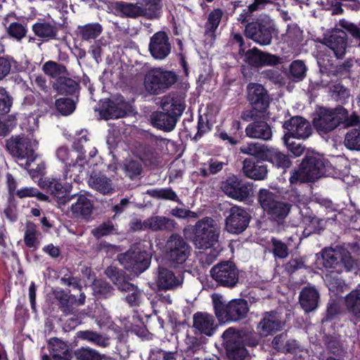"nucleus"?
Returning <instances> with one entry per match:
<instances>
[{"label": "nucleus", "instance_id": "obj_1", "mask_svg": "<svg viewBox=\"0 0 360 360\" xmlns=\"http://www.w3.org/2000/svg\"><path fill=\"white\" fill-rule=\"evenodd\" d=\"M219 233L220 228L215 221L210 217H205L195 223L192 242L195 248L207 250L216 244Z\"/></svg>", "mask_w": 360, "mask_h": 360}, {"label": "nucleus", "instance_id": "obj_2", "mask_svg": "<svg viewBox=\"0 0 360 360\" xmlns=\"http://www.w3.org/2000/svg\"><path fill=\"white\" fill-rule=\"evenodd\" d=\"M216 316L219 321H238L245 318L248 311V302L242 299L224 302L220 299H214Z\"/></svg>", "mask_w": 360, "mask_h": 360}, {"label": "nucleus", "instance_id": "obj_3", "mask_svg": "<svg viewBox=\"0 0 360 360\" xmlns=\"http://www.w3.org/2000/svg\"><path fill=\"white\" fill-rule=\"evenodd\" d=\"M121 265L131 274L139 275L146 270L150 263L146 251L139 245H133L124 253L117 256Z\"/></svg>", "mask_w": 360, "mask_h": 360}, {"label": "nucleus", "instance_id": "obj_4", "mask_svg": "<svg viewBox=\"0 0 360 360\" xmlns=\"http://www.w3.org/2000/svg\"><path fill=\"white\" fill-rule=\"evenodd\" d=\"M6 147L12 156L20 160L26 159V167H29L37 157L35 153L38 147L37 141L23 135L8 139Z\"/></svg>", "mask_w": 360, "mask_h": 360}, {"label": "nucleus", "instance_id": "obj_5", "mask_svg": "<svg viewBox=\"0 0 360 360\" xmlns=\"http://www.w3.org/2000/svg\"><path fill=\"white\" fill-rule=\"evenodd\" d=\"M162 251L171 266L176 267L187 260L191 247L181 235L172 233L166 240Z\"/></svg>", "mask_w": 360, "mask_h": 360}, {"label": "nucleus", "instance_id": "obj_6", "mask_svg": "<svg viewBox=\"0 0 360 360\" xmlns=\"http://www.w3.org/2000/svg\"><path fill=\"white\" fill-rule=\"evenodd\" d=\"M174 72L155 68L149 70L144 77V88L150 94L158 95L168 89L176 82Z\"/></svg>", "mask_w": 360, "mask_h": 360}, {"label": "nucleus", "instance_id": "obj_7", "mask_svg": "<svg viewBox=\"0 0 360 360\" xmlns=\"http://www.w3.org/2000/svg\"><path fill=\"white\" fill-rule=\"evenodd\" d=\"M326 163L323 159L315 156L307 157L301 163L300 169L291 176L290 181L295 183L312 181L323 176L326 172Z\"/></svg>", "mask_w": 360, "mask_h": 360}, {"label": "nucleus", "instance_id": "obj_8", "mask_svg": "<svg viewBox=\"0 0 360 360\" xmlns=\"http://www.w3.org/2000/svg\"><path fill=\"white\" fill-rule=\"evenodd\" d=\"M346 109L339 107L335 109L320 108L314 119V125L320 134H326L336 129L345 117Z\"/></svg>", "mask_w": 360, "mask_h": 360}, {"label": "nucleus", "instance_id": "obj_9", "mask_svg": "<svg viewBox=\"0 0 360 360\" xmlns=\"http://www.w3.org/2000/svg\"><path fill=\"white\" fill-rule=\"evenodd\" d=\"M258 200L262 209L274 219H285L291 210V205L281 201L274 193L267 189H261Z\"/></svg>", "mask_w": 360, "mask_h": 360}, {"label": "nucleus", "instance_id": "obj_10", "mask_svg": "<svg viewBox=\"0 0 360 360\" xmlns=\"http://www.w3.org/2000/svg\"><path fill=\"white\" fill-rule=\"evenodd\" d=\"M223 343L230 360H243L248 355L245 347L244 335L233 328H229L222 334Z\"/></svg>", "mask_w": 360, "mask_h": 360}, {"label": "nucleus", "instance_id": "obj_11", "mask_svg": "<svg viewBox=\"0 0 360 360\" xmlns=\"http://www.w3.org/2000/svg\"><path fill=\"white\" fill-rule=\"evenodd\" d=\"M212 278L224 287L233 288L238 282L239 270L231 261H224L215 264L210 270Z\"/></svg>", "mask_w": 360, "mask_h": 360}, {"label": "nucleus", "instance_id": "obj_12", "mask_svg": "<svg viewBox=\"0 0 360 360\" xmlns=\"http://www.w3.org/2000/svg\"><path fill=\"white\" fill-rule=\"evenodd\" d=\"M322 259L323 265L326 268H334L342 264L346 271H349L353 269L355 266V262L352 259L349 252L340 248L325 249L322 252Z\"/></svg>", "mask_w": 360, "mask_h": 360}, {"label": "nucleus", "instance_id": "obj_13", "mask_svg": "<svg viewBox=\"0 0 360 360\" xmlns=\"http://www.w3.org/2000/svg\"><path fill=\"white\" fill-rule=\"evenodd\" d=\"M249 221V214L244 209L233 206L226 218L225 228L229 233H240L248 227Z\"/></svg>", "mask_w": 360, "mask_h": 360}, {"label": "nucleus", "instance_id": "obj_14", "mask_svg": "<svg viewBox=\"0 0 360 360\" xmlns=\"http://www.w3.org/2000/svg\"><path fill=\"white\" fill-rule=\"evenodd\" d=\"M323 44H325L338 58H342L348 47L347 34L340 29H335L326 34Z\"/></svg>", "mask_w": 360, "mask_h": 360}, {"label": "nucleus", "instance_id": "obj_15", "mask_svg": "<svg viewBox=\"0 0 360 360\" xmlns=\"http://www.w3.org/2000/svg\"><path fill=\"white\" fill-rule=\"evenodd\" d=\"M245 34L260 45H269L271 42V29L259 20L253 21L246 25Z\"/></svg>", "mask_w": 360, "mask_h": 360}, {"label": "nucleus", "instance_id": "obj_16", "mask_svg": "<svg viewBox=\"0 0 360 360\" xmlns=\"http://www.w3.org/2000/svg\"><path fill=\"white\" fill-rule=\"evenodd\" d=\"M283 127L288 130L285 134L288 138L307 139L311 134V127L308 121L300 116H295L285 121Z\"/></svg>", "mask_w": 360, "mask_h": 360}, {"label": "nucleus", "instance_id": "obj_17", "mask_svg": "<svg viewBox=\"0 0 360 360\" xmlns=\"http://www.w3.org/2000/svg\"><path fill=\"white\" fill-rule=\"evenodd\" d=\"M149 51L151 56L158 60L165 59L171 51L169 37L165 32H158L150 38Z\"/></svg>", "mask_w": 360, "mask_h": 360}, {"label": "nucleus", "instance_id": "obj_18", "mask_svg": "<svg viewBox=\"0 0 360 360\" xmlns=\"http://www.w3.org/2000/svg\"><path fill=\"white\" fill-rule=\"evenodd\" d=\"M221 189L229 197L239 200L247 198L250 194L248 187L236 176H229L222 181Z\"/></svg>", "mask_w": 360, "mask_h": 360}, {"label": "nucleus", "instance_id": "obj_19", "mask_svg": "<svg viewBox=\"0 0 360 360\" xmlns=\"http://www.w3.org/2000/svg\"><path fill=\"white\" fill-rule=\"evenodd\" d=\"M248 98L252 106L259 112H264L269 105V97L261 84L250 83L247 87Z\"/></svg>", "mask_w": 360, "mask_h": 360}, {"label": "nucleus", "instance_id": "obj_20", "mask_svg": "<svg viewBox=\"0 0 360 360\" xmlns=\"http://www.w3.org/2000/svg\"><path fill=\"white\" fill-rule=\"evenodd\" d=\"M284 321L275 311L266 312L259 322L257 329L260 335L266 337L282 329Z\"/></svg>", "mask_w": 360, "mask_h": 360}, {"label": "nucleus", "instance_id": "obj_21", "mask_svg": "<svg viewBox=\"0 0 360 360\" xmlns=\"http://www.w3.org/2000/svg\"><path fill=\"white\" fill-rule=\"evenodd\" d=\"M245 60L251 65L259 67L263 65H275L281 62L276 56L260 51L256 48L245 53Z\"/></svg>", "mask_w": 360, "mask_h": 360}, {"label": "nucleus", "instance_id": "obj_22", "mask_svg": "<svg viewBox=\"0 0 360 360\" xmlns=\"http://www.w3.org/2000/svg\"><path fill=\"white\" fill-rule=\"evenodd\" d=\"M182 283L181 275L175 276L172 271L165 267L158 269L156 283L159 289L172 290L181 286Z\"/></svg>", "mask_w": 360, "mask_h": 360}, {"label": "nucleus", "instance_id": "obj_23", "mask_svg": "<svg viewBox=\"0 0 360 360\" xmlns=\"http://www.w3.org/2000/svg\"><path fill=\"white\" fill-rule=\"evenodd\" d=\"M76 201L72 204L70 210L75 218L86 219L93 211L91 200L82 194H73Z\"/></svg>", "mask_w": 360, "mask_h": 360}, {"label": "nucleus", "instance_id": "obj_24", "mask_svg": "<svg viewBox=\"0 0 360 360\" xmlns=\"http://www.w3.org/2000/svg\"><path fill=\"white\" fill-rule=\"evenodd\" d=\"M193 327L200 334L211 336L216 329L215 320L210 314L197 312L193 315Z\"/></svg>", "mask_w": 360, "mask_h": 360}, {"label": "nucleus", "instance_id": "obj_25", "mask_svg": "<svg viewBox=\"0 0 360 360\" xmlns=\"http://www.w3.org/2000/svg\"><path fill=\"white\" fill-rule=\"evenodd\" d=\"M160 106L163 111L176 117L182 115L186 107L184 99L176 94H169L162 97Z\"/></svg>", "mask_w": 360, "mask_h": 360}, {"label": "nucleus", "instance_id": "obj_26", "mask_svg": "<svg viewBox=\"0 0 360 360\" xmlns=\"http://www.w3.org/2000/svg\"><path fill=\"white\" fill-rule=\"evenodd\" d=\"M48 189L59 205H65L73 199L74 195L70 194L72 186L68 184L63 185L53 179L49 182Z\"/></svg>", "mask_w": 360, "mask_h": 360}, {"label": "nucleus", "instance_id": "obj_27", "mask_svg": "<svg viewBox=\"0 0 360 360\" xmlns=\"http://www.w3.org/2000/svg\"><path fill=\"white\" fill-rule=\"evenodd\" d=\"M129 105L124 102L122 98H117L115 100L107 101V106L103 110V116L105 119H117L124 117Z\"/></svg>", "mask_w": 360, "mask_h": 360}, {"label": "nucleus", "instance_id": "obj_28", "mask_svg": "<svg viewBox=\"0 0 360 360\" xmlns=\"http://www.w3.org/2000/svg\"><path fill=\"white\" fill-rule=\"evenodd\" d=\"M144 229L153 231H172L176 229V222L163 216H152L143 221Z\"/></svg>", "mask_w": 360, "mask_h": 360}, {"label": "nucleus", "instance_id": "obj_29", "mask_svg": "<svg viewBox=\"0 0 360 360\" xmlns=\"http://www.w3.org/2000/svg\"><path fill=\"white\" fill-rule=\"evenodd\" d=\"M246 135L255 139L269 140L272 136L270 126L264 121L253 122L249 124L245 129Z\"/></svg>", "mask_w": 360, "mask_h": 360}, {"label": "nucleus", "instance_id": "obj_30", "mask_svg": "<svg viewBox=\"0 0 360 360\" xmlns=\"http://www.w3.org/2000/svg\"><path fill=\"white\" fill-rule=\"evenodd\" d=\"M319 294L311 287L304 288L300 295V303L306 312L314 310L318 307Z\"/></svg>", "mask_w": 360, "mask_h": 360}, {"label": "nucleus", "instance_id": "obj_31", "mask_svg": "<svg viewBox=\"0 0 360 360\" xmlns=\"http://www.w3.org/2000/svg\"><path fill=\"white\" fill-rule=\"evenodd\" d=\"M153 124L158 129L170 131L176 126L177 117L167 112H156L151 116Z\"/></svg>", "mask_w": 360, "mask_h": 360}, {"label": "nucleus", "instance_id": "obj_32", "mask_svg": "<svg viewBox=\"0 0 360 360\" xmlns=\"http://www.w3.org/2000/svg\"><path fill=\"white\" fill-rule=\"evenodd\" d=\"M88 184L91 188L103 194L110 193L114 190L111 180L102 174L91 175Z\"/></svg>", "mask_w": 360, "mask_h": 360}, {"label": "nucleus", "instance_id": "obj_33", "mask_svg": "<svg viewBox=\"0 0 360 360\" xmlns=\"http://www.w3.org/2000/svg\"><path fill=\"white\" fill-rule=\"evenodd\" d=\"M243 171L246 176L255 180L264 179L267 174L266 166L255 165L248 159L243 161Z\"/></svg>", "mask_w": 360, "mask_h": 360}, {"label": "nucleus", "instance_id": "obj_34", "mask_svg": "<svg viewBox=\"0 0 360 360\" xmlns=\"http://www.w3.org/2000/svg\"><path fill=\"white\" fill-rule=\"evenodd\" d=\"M49 348L54 360H70L71 354L68 346L64 342L55 338L49 341Z\"/></svg>", "mask_w": 360, "mask_h": 360}, {"label": "nucleus", "instance_id": "obj_35", "mask_svg": "<svg viewBox=\"0 0 360 360\" xmlns=\"http://www.w3.org/2000/svg\"><path fill=\"white\" fill-rule=\"evenodd\" d=\"M162 0H141L139 4L142 16L148 19L157 18L162 8Z\"/></svg>", "mask_w": 360, "mask_h": 360}, {"label": "nucleus", "instance_id": "obj_36", "mask_svg": "<svg viewBox=\"0 0 360 360\" xmlns=\"http://www.w3.org/2000/svg\"><path fill=\"white\" fill-rule=\"evenodd\" d=\"M103 32V27L98 22L88 23L84 25L78 26L77 32L79 37L85 41L95 39L99 37Z\"/></svg>", "mask_w": 360, "mask_h": 360}, {"label": "nucleus", "instance_id": "obj_37", "mask_svg": "<svg viewBox=\"0 0 360 360\" xmlns=\"http://www.w3.org/2000/svg\"><path fill=\"white\" fill-rule=\"evenodd\" d=\"M345 304L347 310L352 316L360 318V289L354 290L347 295Z\"/></svg>", "mask_w": 360, "mask_h": 360}, {"label": "nucleus", "instance_id": "obj_38", "mask_svg": "<svg viewBox=\"0 0 360 360\" xmlns=\"http://www.w3.org/2000/svg\"><path fill=\"white\" fill-rule=\"evenodd\" d=\"M271 344L274 349L281 352H294L298 346L295 340L288 339L283 333L276 336Z\"/></svg>", "mask_w": 360, "mask_h": 360}, {"label": "nucleus", "instance_id": "obj_39", "mask_svg": "<svg viewBox=\"0 0 360 360\" xmlns=\"http://www.w3.org/2000/svg\"><path fill=\"white\" fill-rule=\"evenodd\" d=\"M264 158L268 159L278 167L283 169L289 167L291 164L289 158L276 148H267Z\"/></svg>", "mask_w": 360, "mask_h": 360}, {"label": "nucleus", "instance_id": "obj_40", "mask_svg": "<svg viewBox=\"0 0 360 360\" xmlns=\"http://www.w3.org/2000/svg\"><path fill=\"white\" fill-rule=\"evenodd\" d=\"M115 8L122 16L133 18L142 16L141 8L139 3L117 2Z\"/></svg>", "mask_w": 360, "mask_h": 360}, {"label": "nucleus", "instance_id": "obj_41", "mask_svg": "<svg viewBox=\"0 0 360 360\" xmlns=\"http://www.w3.org/2000/svg\"><path fill=\"white\" fill-rule=\"evenodd\" d=\"M34 33L41 38H55L57 34V28L49 22H37L32 25Z\"/></svg>", "mask_w": 360, "mask_h": 360}, {"label": "nucleus", "instance_id": "obj_42", "mask_svg": "<svg viewBox=\"0 0 360 360\" xmlns=\"http://www.w3.org/2000/svg\"><path fill=\"white\" fill-rule=\"evenodd\" d=\"M121 290L128 292L125 299L131 306H138L140 304L143 294L136 286H134L130 283H127L122 285Z\"/></svg>", "mask_w": 360, "mask_h": 360}, {"label": "nucleus", "instance_id": "obj_43", "mask_svg": "<svg viewBox=\"0 0 360 360\" xmlns=\"http://www.w3.org/2000/svg\"><path fill=\"white\" fill-rule=\"evenodd\" d=\"M267 147L258 143H249L240 148V153L264 159Z\"/></svg>", "mask_w": 360, "mask_h": 360}, {"label": "nucleus", "instance_id": "obj_44", "mask_svg": "<svg viewBox=\"0 0 360 360\" xmlns=\"http://www.w3.org/2000/svg\"><path fill=\"white\" fill-rule=\"evenodd\" d=\"M53 295L60 302L61 310L66 314H70L72 311V305L76 301L75 297L69 295L63 290H55Z\"/></svg>", "mask_w": 360, "mask_h": 360}, {"label": "nucleus", "instance_id": "obj_45", "mask_svg": "<svg viewBox=\"0 0 360 360\" xmlns=\"http://www.w3.org/2000/svg\"><path fill=\"white\" fill-rule=\"evenodd\" d=\"M344 144L349 150L360 151V127L352 129L346 134Z\"/></svg>", "mask_w": 360, "mask_h": 360}, {"label": "nucleus", "instance_id": "obj_46", "mask_svg": "<svg viewBox=\"0 0 360 360\" xmlns=\"http://www.w3.org/2000/svg\"><path fill=\"white\" fill-rule=\"evenodd\" d=\"M77 337L103 347H107L109 344L107 338L91 330L79 331L77 333Z\"/></svg>", "mask_w": 360, "mask_h": 360}, {"label": "nucleus", "instance_id": "obj_47", "mask_svg": "<svg viewBox=\"0 0 360 360\" xmlns=\"http://www.w3.org/2000/svg\"><path fill=\"white\" fill-rule=\"evenodd\" d=\"M43 71L51 77H58L67 75L66 68L56 62L49 60L45 63L42 67Z\"/></svg>", "mask_w": 360, "mask_h": 360}, {"label": "nucleus", "instance_id": "obj_48", "mask_svg": "<svg viewBox=\"0 0 360 360\" xmlns=\"http://www.w3.org/2000/svg\"><path fill=\"white\" fill-rule=\"evenodd\" d=\"M74 147L82 155L88 154L93 158L96 154V149L93 146L92 143L88 140L86 136H81L77 141L74 143Z\"/></svg>", "mask_w": 360, "mask_h": 360}, {"label": "nucleus", "instance_id": "obj_49", "mask_svg": "<svg viewBox=\"0 0 360 360\" xmlns=\"http://www.w3.org/2000/svg\"><path fill=\"white\" fill-rule=\"evenodd\" d=\"M105 275L117 285L119 290H122V285L128 282L125 281L122 271L115 266H109L105 271Z\"/></svg>", "mask_w": 360, "mask_h": 360}, {"label": "nucleus", "instance_id": "obj_50", "mask_svg": "<svg viewBox=\"0 0 360 360\" xmlns=\"http://www.w3.org/2000/svg\"><path fill=\"white\" fill-rule=\"evenodd\" d=\"M306 72L307 67L303 61L297 60L290 64V75L292 80H302L306 76Z\"/></svg>", "mask_w": 360, "mask_h": 360}, {"label": "nucleus", "instance_id": "obj_51", "mask_svg": "<svg viewBox=\"0 0 360 360\" xmlns=\"http://www.w3.org/2000/svg\"><path fill=\"white\" fill-rule=\"evenodd\" d=\"M60 93H72L77 86V83L70 78L63 75L58 78L57 82L53 85Z\"/></svg>", "mask_w": 360, "mask_h": 360}, {"label": "nucleus", "instance_id": "obj_52", "mask_svg": "<svg viewBox=\"0 0 360 360\" xmlns=\"http://www.w3.org/2000/svg\"><path fill=\"white\" fill-rule=\"evenodd\" d=\"M75 355L77 360H102V356L95 349L89 347L77 349Z\"/></svg>", "mask_w": 360, "mask_h": 360}, {"label": "nucleus", "instance_id": "obj_53", "mask_svg": "<svg viewBox=\"0 0 360 360\" xmlns=\"http://www.w3.org/2000/svg\"><path fill=\"white\" fill-rule=\"evenodd\" d=\"M56 108L63 115H68L73 112L75 104L73 101L68 98H61L56 101Z\"/></svg>", "mask_w": 360, "mask_h": 360}, {"label": "nucleus", "instance_id": "obj_54", "mask_svg": "<svg viewBox=\"0 0 360 360\" xmlns=\"http://www.w3.org/2000/svg\"><path fill=\"white\" fill-rule=\"evenodd\" d=\"M124 172L131 179L140 176L142 172V165L139 161L130 160L124 167Z\"/></svg>", "mask_w": 360, "mask_h": 360}, {"label": "nucleus", "instance_id": "obj_55", "mask_svg": "<svg viewBox=\"0 0 360 360\" xmlns=\"http://www.w3.org/2000/svg\"><path fill=\"white\" fill-rule=\"evenodd\" d=\"M272 252L275 257L284 259L288 255V248L286 244L280 240L273 238L271 239Z\"/></svg>", "mask_w": 360, "mask_h": 360}, {"label": "nucleus", "instance_id": "obj_56", "mask_svg": "<svg viewBox=\"0 0 360 360\" xmlns=\"http://www.w3.org/2000/svg\"><path fill=\"white\" fill-rule=\"evenodd\" d=\"M150 195L156 198L170 200L174 201H178V197L176 193L171 188H161L155 189L149 191Z\"/></svg>", "mask_w": 360, "mask_h": 360}, {"label": "nucleus", "instance_id": "obj_57", "mask_svg": "<svg viewBox=\"0 0 360 360\" xmlns=\"http://www.w3.org/2000/svg\"><path fill=\"white\" fill-rule=\"evenodd\" d=\"M8 34L18 41H20L26 35V28L20 23L12 22L7 28Z\"/></svg>", "mask_w": 360, "mask_h": 360}, {"label": "nucleus", "instance_id": "obj_58", "mask_svg": "<svg viewBox=\"0 0 360 360\" xmlns=\"http://www.w3.org/2000/svg\"><path fill=\"white\" fill-rule=\"evenodd\" d=\"M223 12L221 9L217 8L212 11L208 18V21L206 25L207 30L210 32H214L219 26L221 21Z\"/></svg>", "mask_w": 360, "mask_h": 360}, {"label": "nucleus", "instance_id": "obj_59", "mask_svg": "<svg viewBox=\"0 0 360 360\" xmlns=\"http://www.w3.org/2000/svg\"><path fill=\"white\" fill-rule=\"evenodd\" d=\"M88 165L84 158H77L75 163L69 165L68 171L76 176L86 173Z\"/></svg>", "mask_w": 360, "mask_h": 360}, {"label": "nucleus", "instance_id": "obj_60", "mask_svg": "<svg viewBox=\"0 0 360 360\" xmlns=\"http://www.w3.org/2000/svg\"><path fill=\"white\" fill-rule=\"evenodd\" d=\"M115 230L110 222H104L91 231V233L96 238H101L111 234Z\"/></svg>", "mask_w": 360, "mask_h": 360}, {"label": "nucleus", "instance_id": "obj_61", "mask_svg": "<svg viewBox=\"0 0 360 360\" xmlns=\"http://www.w3.org/2000/svg\"><path fill=\"white\" fill-rule=\"evenodd\" d=\"M12 105L11 97L5 89L0 86V112L8 113Z\"/></svg>", "mask_w": 360, "mask_h": 360}, {"label": "nucleus", "instance_id": "obj_62", "mask_svg": "<svg viewBox=\"0 0 360 360\" xmlns=\"http://www.w3.org/2000/svg\"><path fill=\"white\" fill-rule=\"evenodd\" d=\"M25 243L28 247H34L37 244L36 227L32 224H28L25 233Z\"/></svg>", "mask_w": 360, "mask_h": 360}, {"label": "nucleus", "instance_id": "obj_63", "mask_svg": "<svg viewBox=\"0 0 360 360\" xmlns=\"http://www.w3.org/2000/svg\"><path fill=\"white\" fill-rule=\"evenodd\" d=\"M339 25L349 32L354 38L360 40V28L357 25L345 20H340Z\"/></svg>", "mask_w": 360, "mask_h": 360}, {"label": "nucleus", "instance_id": "obj_64", "mask_svg": "<svg viewBox=\"0 0 360 360\" xmlns=\"http://www.w3.org/2000/svg\"><path fill=\"white\" fill-rule=\"evenodd\" d=\"M94 290L97 294L106 296L112 292V288L109 283L105 281H96L94 283Z\"/></svg>", "mask_w": 360, "mask_h": 360}]
</instances>
